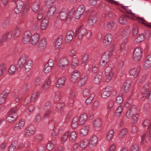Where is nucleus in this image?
<instances>
[{
	"mask_svg": "<svg viewBox=\"0 0 151 151\" xmlns=\"http://www.w3.org/2000/svg\"><path fill=\"white\" fill-rule=\"evenodd\" d=\"M74 12L73 9L68 12L67 8L63 9L58 12L57 19L58 20L60 19L62 20L70 19L73 16Z\"/></svg>",
	"mask_w": 151,
	"mask_h": 151,
	"instance_id": "obj_1",
	"label": "nucleus"
},
{
	"mask_svg": "<svg viewBox=\"0 0 151 151\" xmlns=\"http://www.w3.org/2000/svg\"><path fill=\"white\" fill-rule=\"evenodd\" d=\"M87 119V116L86 114H83L79 117L76 116L73 119L71 124L72 128H76L78 124L80 125L83 124L86 122Z\"/></svg>",
	"mask_w": 151,
	"mask_h": 151,
	"instance_id": "obj_2",
	"label": "nucleus"
},
{
	"mask_svg": "<svg viewBox=\"0 0 151 151\" xmlns=\"http://www.w3.org/2000/svg\"><path fill=\"white\" fill-rule=\"evenodd\" d=\"M121 7L126 12L131 15V19L133 20H137L138 19V22L139 23H141L142 24H145L144 22H145V21L143 18L138 17L137 16L136 14H135L132 13L131 9L129 8V7L130 6H125L121 5Z\"/></svg>",
	"mask_w": 151,
	"mask_h": 151,
	"instance_id": "obj_3",
	"label": "nucleus"
},
{
	"mask_svg": "<svg viewBox=\"0 0 151 151\" xmlns=\"http://www.w3.org/2000/svg\"><path fill=\"white\" fill-rule=\"evenodd\" d=\"M114 72L112 68L107 66L105 70V76L104 79L106 82H109L111 80L113 75Z\"/></svg>",
	"mask_w": 151,
	"mask_h": 151,
	"instance_id": "obj_4",
	"label": "nucleus"
},
{
	"mask_svg": "<svg viewBox=\"0 0 151 151\" xmlns=\"http://www.w3.org/2000/svg\"><path fill=\"white\" fill-rule=\"evenodd\" d=\"M112 54L111 51H107L102 56L99 63L100 65L103 66L106 65L109 61V57Z\"/></svg>",
	"mask_w": 151,
	"mask_h": 151,
	"instance_id": "obj_5",
	"label": "nucleus"
},
{
	"mask_svg": "<svg viewBox=\"0 0 151 151\" xmlns=\"http://www.w3.org/2000/svg\"><path fill=\"white\" fill-rule=\"evenodd\" d=\"M140 69L139 66L131 68L129 71V73L132 76L131 78L134 79H136L139 76Z\"/></svg>",
	"mask_w": 151,
	"mask_h": 151,
	"instance_id": "obj_6",
	"label": "nucleus"
},
{
	"mask_svg": "<svg viewBox=\"0 0 151 151\" xmlns=\"http://www.w3.org/2000/svg\"><path fill=\"white\" fill-rule=\"evenodd\" d=\"M149 86L148 84H147L144 86H143L142 89L141 90V92L143 95V98H145L147 97L148 95V100L151 101V90L149 92Z\"/></svg>",
	"mask_w": 151,
	"mask_h": 151,
	"instance_id": "obj_7",
	"label": "nucleus"
},
{
	"mask_svg": "<svg viewBox=\"0 0 151 151\" xmlns=\"http://www.w3.org/2000/svg\"><path fill=\"white\" fill-rule=\"evenodd\" d=\"M27 25L28 27L31 28L34 31L37 30L39 28L37 22L32 18L27 20Z\"/></svg>",
	"mask_w": 151,
	"mask_h": 151,
	"instance_id": "obj_8",
	"label": "nucleus"
},
{
	"mask_svg": "<svg viewBox=\"0 0 151 151\" xmlns=\"http://www.w3.org/2000/svg\"><path fill=\"white\" fill-rule=\"evenodd\" d=\"M35 132V130L33 127L31 126H28L26 127L24 130V135L27 137L33 136Z\"/></svg>",
	"mask_w": 151,
	"mask_h": 151,
	"instance_id": "obj_9",
	"label": "nucleus"
},
{
	"mask_svg": "<svg viewBox=\"0 0 151 151\" xmlns=\"http://www.w3.org/2000/svg\"><path fill=\"white\" fill-rule=\"evenodd\" d=\"M12 32H7L4 34L1 40V43L2 45L6 44V42L9 41L12 37Z\"/></svg>",
	"mask_w": 151,
	"mask_h": 151,
	"instance_id": "obj_10",
	"label": "nucleus"
},
{
	"mask_svg": "<svg viewBox=\"0 0 151 151\" xmlns=\"http://www.w3.org/2000/svg\"><path fill=\"white\" fill-rule=\"evenodd\" d=\"M142 54L141 48L139 47L136 48L133 52V57L134 60L139 61L140 60Z\"/></svg>",
	"mask_w": 151,
	"mask_h": 151,
	"instance_id": "obj_11",
	"label": "nucleus"
},
{
	"mask_svg": "<svg viewBox=\"0 0 151 151\" xmlns=\"http://www.w3.org/2000/svg\"><path fill=\"white\" fill-rule=\"evenodd\" d=\"M68 63V60L66 58H62L59 61L58 66L60 68L65 69L67 67Z\"/></svg>",
	"mask_w": 151,
	"mask_h": 151,
	"instance_id": "obj_12",
	"label": "nucleus"
},
{
	"mask_svg": "<svg viewBox=\"0 0 151 151\" xmlns=\"http://www.w3.org/2000/svg\"><path fill=\"white\" fill-rule=\"evenodd\" d=\"M112 39L113 37L111 34L108 33L106 34L103 41L104 45L105 46L109 45L111 43Z\"/></svg>",
	"mask_w": 151,
	"mask_h": 151,
	"instance_id": "obj_13",
	"label": "nucleus"
},
{
	"mask_svg": "<svg viewBox=\"0 0 151 151\" xmlns=\"http://www.w3.org/2000/svg\"><path fill=\"white\" fill-rule=\"evenodd\" d=\"M151 67V55H147L143 63V67L147 70Z\"/></svg>",
	"mask_w": 151,
	"mask_h": 151,
	"instance_id": "obj_14",
	"label": "nucleus"
},
{
	"mask_svg": "<svg viewBox=\"0 0 151 151\" xmlns=\"http://www.w3.org/2000/svg\"><path fill=\"white\" fill-rule=\"evenodd\" d=\"M32 34L29 31L25 32L22 38V42L25 44L28 43L30 40Z\"/></svg>",
	"mask_w": 151,
	"mask_h": 151,
	"instance_id": "obj_15",
	"label": "nucleus"
},
{
	"mask_svg": "<svg viewBox=\"0 0 151 151\" xmlns=\"http://www.w3.org/2000/svg\"><path fill=\"white\" fill-rule=\"evenodd\" d=\"M90 144L89 145V147L90 148H93L97 143L98 138L96 135L93 136L90 138Z\"/></svg>",
	"mask_w": 151,
	"mask_h": 151,
	"instance_id": "obj_16",
	"label": "nucleus"
},
{
	"mask_svg": "<svg viewBox=\"0 0 151 151\" xmlns=\"http://www.w3.org/2000/svg\"><path fill=\"white\" fill-rule=\"evenodd\" d=\"M9 93V90H6L0 94V104H2L5 102Z\"/></svg>",
	"mask_w": 151,
	"mask_h": 151,
	"instance_id": "obj_17",
	"label": "nucleus"
},
{
	"mask_svg": "<svg viewBox=\"0 0 151 151\" xmlns=\"http://www.w3.org/2000/svg\"><path fill=\"white\" fill-rule=\"evenodd\" d=\"M80 27L76 29L75 32V36H76L78 34V38L79 39H81L83 35H84L86 32V29L85 28L82 29L81 30Z\"/></svg>",
	"mask_w": 151,
	"mask_h": 151,
	"instance_id": "obj_18",
	"label": "nucleus"
},
{
	"mask_svg": "<svg viewBox=\"0 0 151 151\" xmlns=\"http://www.w3.org/2000/svg\"><path fill=\"white\" fill-rule=\"evenodd\" d=\"M27 59V56L25 55H23L19 60L17 64L18 68H22L25 63Z\"/></svg>",
	"mask_w": 151,
	"mask_h": 151,
	"instance_id": "obj_19",
	"label": "nucleus"
},
{
	"mask_svg": "<svg viewBox=\"0 0 151 151\" xmlns=\"http://www.w3.org/2000/svg\"><path fill=\"white\" fill-rule=\"evenodd\" d=\"M111 91V87L110 86H107L104 89V91L102 93V97L104 99L107 98L109 97Z\"/></svg>",
	"mask_w": 151,
	"mask_h": 151,
	"instance_id": "obj_20",
	"label": "nucleus"
},
{
	"mask_svg": "<svg viewBox=\"0 0 151 151\" xmlns=\"http://www.w3.org/2000/svg\"><path fill=\"white\" fill-rule=\"evenodd\" d=\"M87 79V75H82L77 82L78 86L81 87L84 85L86 82Z\"/></svg>",
	"mask_w": 151,
	"mask_h": 151,
	"instance_id": "obj_21",
	"label": "nucleus"
},
{
	"mask_svg": "<svg viewBox=\"0 0 151 151\" xmlns=\"http://www.w3.org/2000/svg\"><path fill=\"white\" fill-rule=\"evenodd\" d=\"M32 62L31 60H28L24 67V72L27 73L32 68Z\"/></svg>",
	"mask_w": 151,
	"mask_h": 151,
	"instance_id": "obj_22",
	"label": "nucleus"
},
{
	"mask_svg": "<svg viewBox=\"0 0 151 151\" xmlns=\"http://www.w3.org/2000/svg\"><path fill=\"white\" fill-rule=\"evenodd\" d=\"M59 131L58 129H55L51 133V136L49 138V142H52L55 140V138L58 136Z\"/></svg>",
	"mask_w": 151,
	"mask_h": 151,
	"instance_id": "obj_23",
	"label": "nucleus"
},
{
	"mask_svg": "<svg viewBox=\"0 0 151 151\" xmlns=\"http://www.w3.org/2000/svg\"><path fill=\"white\" fill-rule=\"evenodd\" d=\"M74 32L72 31H68L65 37V41L67 43L70 42L73 39Z\"/></svg>",
	"mask_w": 151,
	"mask_h": 151,
	"instance_id": "obj_24",
	"label": "nucleus"
},
{
	"mask_svg": "<svg viewBox=\"0 0 151 151\" xmlns=\"http://www.w3.org/2000/svg\"><path fill=\"white\" fill-rule=\"evenodd\" d=\"M31 42L32 45H35L38 42L40 39V36L39 34L36 33L31 36Z\"/></svg>",
	"mask_w": 151,
	"mask_h": 151,
	"instance_id": "obj_25",
	"label": "nucleus"
},
{
	"mask_svg": "<svg viewBox=\"0 0 151 151\" xmlns=\"http://www.w3.org/2000/svg\"><path fill=\"white\" fill-rule=\"evenodd\" d=\"M46 46L47 43L46 39L45 38L42 39L39 42L38 50L40 51H42L46 47Z\"/></svg>",
	"mask_w": 151,
	"mask_h": 151,
	"instance_id": "obj_26",
	"label": "nucleus"
},
{
	"mask_svg": "<svg viewBox=\"0 0 151 151\" xmlns=\"http://www.w3.org/2000/svg\"><path fill=\"white\" fill-rule=\"evenodd\" d=\"M80 76V73L79 71L75 70L74 71L70 78V81L73 82H75Z\"/></svg>",
	"mask_w": 151,
	"mask_h": 151,
	"instance_id": "obj_27",
	"label": "nucleus"
},
{
	"mask_svg": "<svg viewBox=\"0 0 151 151\" xmlns=\"http://www.w3.org/2000/svg\"><path fill=\"white\" fill-rule=\"evenodd\" d=\"M65 78L62 77L59 78L56 83V86L58 88H61L63 87L65 85Z\"/></svg>",
	"mask_w": 151,
	"mask_h": 151,
	"instance_id": "obj_28",
	"label": "nucleus"
},
{
	"mask_svg": "<svg viewBox=\"0 0 151 151\" xmlns=\"http://www.w3.org/2000/svg\"><path fill=\"white\" fill-rule=\"evenodd\" d=\"M130 86V84L128 81H126L124 83L122 88L123 93H126L128 92Z\"/></svg>",
	"mask_w": 151,
	"mask_h": 151,
	"instance_id": "obj_29",
	"label": "nucleus"
},
{
	"mask_svg": "<svg viewBox=\"0 0 151 151\" xmlns=\"http://www.w3.org/2000/svg\"><path fill=\"white\" fill-rule=\"evenodd\" d=\"M12 96L15 97V100L16 102H18L21 99L22 95L18 91H14L12 93Z\"/></svg>",
	"mask_w": 151,
	"mask_h": 151,
	"instance_id": "obj_30",
	"label": "nucleus"
},
{
	"mask_svg": "<svg viewBox=\"0 0 151 151\" xmlns=\"http://www.w3.org/2000/svg\"><path fill=\"white\" fill-rule=\"evenodd\" d=\"M63 38V36L60 35L58 38L55 45V47L56 50H59L61 48V45L62 43Z\"/></svg>",
	"mask_w": 151,
	"mask_h": 151,
	"instance_id": "obj_31",
	"label": "nucleus"
},
{
	"mask_svg": "<svg viewBox=\"0 0 151 151\" xmlns=\"http://www.w3.org/2000/svg\"><path fill=\"white\" fill-rule=\"evenodd\" d=\"M97 20V18L96 16H91L88 18V23L89 25L92 26L96 23Z\"/></svg>",
	"mask_w": 151,
	"mask_h": 151,
	"instance_id": "obj_32",
	"label": "nucleus"
},
{
	"mask_svg": "<svg viewBox=\"0 0 151 151\" xmlns=\"http://www.w3.org/2000/svg\"><path fill=\"white\" fill-rule=\"evenodd\" d=\"M90 144V141L88 139H85L82 140L80 143V146L81 148H84L87 146L89 147V145Z\"/></svg>",
	"mask_w": 151,
	"mask_h": 151,
	"instance_id": "obj_33",
	"label": "nucleus"
},
{
	"mask_svg": "<svg viewBox=\"0 0 151 151\" xmlns=\"http://www.w3.org/2000/svg\"><path fill=\"white\" fill-rule=\"evenodd\" d=\"M56 9V6L55 5L52 6L47 12V17H50L52 16L53 15Z\"/></svg>",
	"mask_w": 151,
	"mask_h": 151,
	"instance_id": "obj_34",
	"label": "nucleus"
},
{
	"mask_svg": "<svg viewBox=\"0 0 151 151\" xmlns=\"http://www.w3.org/2000/svg\"><path fill=\"white\" fill-rule=\"evenodd\" d=\"M49 24V21L48 20L46 19H43L41 24L40 28L41 29L44 30L46 29Z\"/></svg>",
	"mask_w": 151,
	"mask_h": 151,
	"instance_id": "obj_35",
	"label": "nucleus"
},
{
	"mask_svg": "<svg viewBox=\"0 0 151 151\" xmlns=\"http://www.w3.org/2000/svg\"><path fill=\"white\" fill-rule=\"evenodd\" d=\"M102 78L101 73H99L95 77L94 80L93 82L96 84H99Z\"/></svg>",
	"mask_w": 151,
	"mask_h": 151,
	"instance_id": "obj_36",
	"label": "nucleus"
},
{
	"mask_svg": "<svg viewBox=\"0 0 151 151\" xmlns=\"http://www.w3.org/2000/svg\"><path fill=\"white\" fill-rule=\"evenodd\" d=\"M17 71V69L16 66L12 65H11L8 70L9 73L11 75H13L16 74Z\"/></svg>",
	"mask_w": 151,
	"mask_h": 151,
	"instance_id": "obj_37",
	"label": "nucleus"
},
{
	"mask_svg": "<svg viewBox=\"0 0 151 151\" xmlns=\"http://www.w3.org/2000/svg\"><path fill=\"white\" fill-rule=\"evenodd\" d=\"M77 134L76 132H71L69 134V140L70 142H74L76 139Z\"/></svg>",
	"mask_w": 151,
	"mask_h": 151,
	"instance_id": "obj_38",
	"label": "nucleus"
},
{
	"mask_svg": "<svg viewBox=\"0 0 151 151\" xmlns=\"http://www.w3.org/2000/svg\"><path fill=\"white\" fill-rule=\"evenodd\" d=\"M128 130L126 128H124L122 129L118 134V137L120 139L122 138L126 135L127 134Z\"/></svg>",
	"mask_w": 151,
	"mask_h": 151,
	"instance_id": "obj_39",
	"label": "nucleus"
},
{
	"mask_svg": "<svg viewBox=\"0 0 151 151\" xmlns=\"http://www.w3.org/2000/svg\"><path fill=\"white\" fill-rule=\"evenodd\" d=\"M17 117V115H11V116L8 114V116L6 117V121L9 123H12L16 120Z\"/></svg>",
	"mask_w": 151,
	"mask_h": 151,
	"instance_id": "obj_40",
	"label": "nucleus"
},
{
	"mask_svg": "<svg viewBox=\"0 0 151 151\" xmlns=\"http://www.w3.org/2000/svg\"><path fill=\"white\" fill-rule=\"evenodd\" d=\"M88 132V127L85 126L83 127L80 131V134L82 136L86 135Z\"/></svg>",
	"mask_w": 151,
	"mask_h": 151,
	"instance_id": "obj_41",
	"label": "nucleus"
},
{
	"mask_svg": "<svg viewBox=\"0 0 151 151\" xmlns=\"http://www.w3.org/2000/svg\"><path fill=\"white\" fill-rule=\"evenodd\" d=\"M40 7V3L39 2H36L34 3L32 6V10L35 12H37Z\"/></svg>",
	"mask_w": 151,
	"mask_h": 151,
	"instance_id": "obj_42",
	"label": "nucleus"
},
{
	"mask_svg": "<svg viewBox=\"0 0 151 151\" xmlns=\"http://www.w3.org/2000/svg\"><path fill=\"white\" fill-rule=\"evenodd\" d=\"M101 122V120L99 119H96L93 122V126L95 129H98L100 127Z\"/></svg>",
	"mask_w": 151,
	"mask_h": 151,
	"instance_id": "obj_43",
	"label": "nucleus"
},
{
	"mask_svg": "<svg viewBox=\"0 0 151 151\" xmlns=\"http://www.w3.org/2000/svg\"><path fill=\"white\" fill-rule=\"evenodd\" d=\"M17 145V141L16 140L14 141L9 147L8 148V151H14Z\"/></svg>",
	"mask_w": 151,
	"mask_h": 151,
	"instance_id": "obj_44",
	"label": "nucleus"
},
{
	"mask_svg": "<svg viewBox=\"0 0 151 151\" xmlns=\"http://www.w3.org/2000/svg\"><path fill=\"white\" fill-rule=\"evenodd\" d=\"M127 17L124 15L121 16L119 18V23L121 24H126L127 22Z\"/></svg>",
	"mask_w": 151,
	"mask_h": 151,
	"instance_id": "obj_45",
	"label": "nucleus"
},
{
	"mask_svg": "<svg viewBox=\"0 0 151 151\" xmlns=\"http://www.w3.org/2000/svg\"><path fill=\"white\" fill-rule=\"evenodd\" d=\"M114 134V131L113 129L110 130L107 134L106 139L107 141H110L112 137Z\"/></svg>",
	"mask_w": 151,
	"mask_h": 151,
	"instance_id": "obj_46",
	"label": "nucleus"
},
{
	"mask_svg": "<svg viewBox=\"0 0 151 151\" xmlns=\"http://www.w3.org/2000/svg\"><path fill=\"white\" fill-rule=\"evenodd\" d=\"M146 77L147 76L146 75H143L142 76L141 78L139 80V83L140 86H141L140 84H141L144 83H145L144 85V86H143L147 85V83H148L146 81Z\"/></svg>",
	"mask_w": 151,
	"mask_h": 151,
	"instance_id": "obj_47",
	"label": "nucleus"
},
{
	"mask_svg": "<svg viewBox=\"0 0 151 151\" xmlns=\"http://www.w3.org/2000/svg\"><path fill=\"white\" fill-rule=\"evenodd\" d=\"M144 39V35L143 34H139L135 38L134 42L135 43H138L142 41Z\"/></svg>",
	"mask_w": 151,
	"mask_h": 151,
	"instance_id": "obj_48",
	"label": "nucleus"
},
{
	"mask_svg": "<svg viewBox=\"0 0 151 151\" xmlns=\"http://www.w3.org/2000/svg\"><path fill=\"white\" fill-rule=\"evenodd\" d=\"M91 90L89 88H85L83 92V94L84 97H86L90 95L91 93Z\"/></svg>",
	"mask_w": 151,
	"mask_h": 151,
	"instance_id": "obj_49",
	"label": "nucleus"
},
{
	"mask_svg": "<svg viewBox=\"0 0 151 151\" xmlns=\"http://www.w3.org/2000/svg\"><path fill=\"white\" fill-rule=\"evenodd\" d=\"M6 65L5 64L3 63L0 65V76L4 73L6 70Z\"/></svg>",
	"mask_w": 151,
	"mask_h": 151,
	"instance_id": "obj_50",
	"label": "nucleus"
},
{
	"mask_svg": "<svg viewBox=\"0 0 151 151\" xmlns=\"http://www.w3.org/2000/svg\"><path fill=\"white\" fill-rule=\"evenodd\" d=\"M17 109L16 107L11 108L9 111L8 114L11 116V115H17L16 113Z\"/></svg>",
	"mask_w": 151,
	"mask_h": 151,
	"instance_id": "obj_51",
	"label": "nucleus"
},
{
	"mask_svg": "<svg viewBox=\"0 0 151 151\" xmlns=\"http://www.w3.org/2000/svg\"><path fill=\"white\" fill-rule=\"evenodd\" d=\"M20 34V30L18 27L16 28L13 32L14 37L15 38L18 37Z\"/></svg>",
	"mask_w": 151,
	"mask_h": 151,
	"instance_id": "obj_52",
	"label": "nucleus"
},
{
	"mask_svg": "<svg viewBox=\"0 0 151 151\" xmlns=\"http://www.w3.org/2000/svg\"><path fill=\"white\" fill-rule=\"evenodd\" d=\"M99 63H96L95 64L92 69L93 73H95L98 71L99 67Z\"/></svg>",
	"mask_w": 151,
	"mask_h": 151,
	"instance_id": "obj_53",
	"label": "nucleus"
},
{
	"mask_svg": "<svg viewBox=\"0 0 151 151\" xmlns=\"http://www.w3.org/2000/svg\"><path fill=\"white\" fill-rule=\"evenodd\" d=\"M42 120V117L40 114H38L36 115L35 116L34 121L36 123H40Z\"/></svg>",
	"mask_w": 151,
	"mask_h": 151,
	"instance_id": "obj_54",
	"label": "nucleus"
},
{
	"mask_svg": "<svg viewBox=\"0 0 151 151\" xmlns=\"http://www.w3.org/2000/svg\"><path fill=\"white\" fill-rule=\"evenodd\" d=\"M69 135V132L66 131L63 133L61 137L62 141L64 142L68 139Z\"/></svg>",
	"mask_w": 151,
	"mask_h": 151,
	"instance_id": "obj_55",
	"label": "nucleus"
},
{
	"mask_svg": "<svg viewBox=\"0 0 151 151\" xmlns=\"http://www.w3.org/2000/svg\"><path fill=\"white\" fill-rule=\"evenodd\" d=\"M18 142L17 141L18 143V142L19 143V145L17 148V149L18 150L20 149H21L23 147H27L28 146V145L29 144V143L28 142H26V144H24L21 143L20 140H19V139H18Z\"/></svg>",
	"mask_w": 151,
	"mask_h": 151,
	"instance_id": "obj_56",
	"label": "nucleus"
},
{
	"mask_svg": "<svg viewBox=\"0 0 151 151\" xmlns=\"http://www.w3.org/2000/svg\"><path fill=\"white\" fill-rule=\"evenodd\" d=\"M43 138V137L42 134H38L35 137V140L36 142H39L42 140Z\"/></svg>",
	"mask_w": 151,
	"mask_h": 151,
	"instance_id": "obj_57",
	"label": "nucleus"
},
{
	"mask_svg": "<svg viewBox=\"0 0 151 151\" xmlns=\"http://www.w3.org/2000/svg\"><path fill=\"white\" fill-rule=\"evenodd\" d=\"M142 124L143 127L151 126V121L148 119H146L142 122Z\"/></svg>",
	"mask_w": 151,
	"mask_h": 151,
	"instance_id": "obj_58",
	"label": "nucleus"
},
{
	"mask_svg": "<svg viewBox=\"0 0 151 151\" xmlns=\"http://www.w3.org/2000/svg\"><path fill=\"white\" fill-rule=\"evenodd\" d=\"M94 97V95L93 94H91V96L88 98L86 100V103L87 104L89 105L92 102V100Z\"/></svg>",
	"mask_w": 151,
	"mask_h": 151,
	"instance_id": "obj_59",
	"label": "nucleus"
},
{
	"mask_svg": "<svg viewBox=\"0 0 151 151\" xmlns=\"http://www.w3.org/2000/svg\"><path fill=\"white\" fill-rule=\"evenodd\" d=\"M15 4H17V6L23 8L24 5V2L21 0H15Z\"/></svg>",
	"mask_w": 151,
	"mask_h": 151,
	"instance_id": "obj_60",
	"label": "nucleus"
},
{
	"mask_svg": "<svg viewBox=\"0 0 151 151\" xmlns=\"http://www.w3.org/2000/svg\"><path fill=\"white\" fill-rule=\"evenodd\" d=\"M45 11L43 9H40L38 14L37 18L39 20H41L43 18Z\"/></svg>",
	"mask_w": 151,
	"mask_h": 151,
	"instance_id": "obj_61",
	"label": "nucleus"
},
{
	"mask_svg": "<svg viewBox=\"0 0 151 151\" xmlns=\"http://www.w3.org/2000/svg\"><path fill=\"white\" fill-rule=\"evenodd\" d=\"M139 117V114H136L132 119V123L133 124H135L137 123L138 118Z\"/></svg>",
	"mask_w": 151,
	"mask_h": 151,
	"instance_id": "obj_62",
	"label": "nucleus"
},
{
	"mask_svg": "<svg viewBox=\"0 0 151 151\" xmlns=\"http://www.w3.org/2000/svg\"><path fill=\"white\" fill-rule=\"evenodd\" d=\"M50 142L47 145V148L48 150H52L55 146V144Z\"/></svg>",
	"mask_w": 151,
	"mask_h": 151,
	"instance_id": "obj_63",
	"label": "nucleus"
},
{
	"mask_svg": "<svg viewBox=\"0 0 151 151\" xmlns=\"http://www.w3.org/2000/svg\"><path fill=\"white\" fill-rule=\"evenodd\" d=\"M130 32V29L129 28L126 29L121 33L122 36L124 37L128 35Z\"/></svg>",
	"mask_w": 151,
	"mask_h": 151,
	"instance_id": "obj_64",
	"label": "nucleus"
}]
</instances>
